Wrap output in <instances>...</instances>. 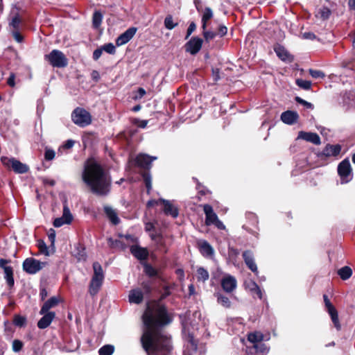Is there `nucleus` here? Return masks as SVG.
<instances>
[{
  "mask_svg": "<svg viewBox=\"0 0 355 355\" xmlns=\"http://www.w3.org/2000/svg\"><path fill=\"white\" fill-rule=\"evenodd\" d=\"M59 303V300L57 297H51L46 301L40 311V314H44L46 312H50L49 310L56 306Z\"/></svg>",
  "mask_w": 355,
  "mask_h": 355,
  "instance_id": "22",
  "label": "nucleus"
},
{
  "mask_svg": "<svg viewBox=\"0 0 355 355\" xmlns=\"http://www.w3.org/2000/svg\"><path fill=\"white\" fill-rule=\"evenodd\" d=\"M157 159V157L149 156L147 154H139L135 159V164L144 169L151 167L152 162Z\"/></svg>",
  "mask_w": 355,
  "mask_h": 355,
  "instance_id": "11",
  "label": "nucleus"
},
{
  "mask_svg": "<svg viewBox=\"0 0 355 355\" xmlns=\"http://www.w3.org/2000/svg\"><path fill=\"white\" fill-rule=\"evenodd\" d=\"M323 298H324V302L325 307H326L327 311H331L332 309H336L333 306V304L331 303V302L329 300V298H328L327 295H323Z\"/></svg>",
  "mask_w": 355,
  "mask_h": 355,
  "instance_id": "57",
  "label": "nucleus"
},
{
  "mask_svg": "<svg viewBox=\"0 0 355 355\" xmlns=\"http://www.w3.org/2000/svg\"><path fill=\"white\" fill-rule=\"evenodd\" d=\"M26 319L24 316L15 315L14 318L13 323L17 327H23L26 324Z\"/></svg>",
  "mask_w": 355,
  "mask_h": 355,
  "instance_id": "45",
  "label": "nucleus"
},
{
  "mask_svg": "<svg viewBox=\"0 0 355 355\" xmlns=\"http://www.w3.org/2000/svg\"><path fill=\"white\" fill-rule=\"evenodd\" d=\"M340 150L341 147L340 145L328 144L323 149L322 154L326 157L336 156L340 153Z\"/></svg>",
  "mask_w": 355,
  "mask_h": 355,
  "instance_id": "23",
  "label": "nucleus"
},
{
  "mask_svg": "<svg viewBox=\"0 0 355 355\" xmlns=\"http://www.w3.org/2000/svg\"><path fill=\"white\" fill-rule=\"evenodd\" d=\"M328 313L329 314L330 317H331V321L334 325V327H336V329L339 331L341 329V325L340 324V322H339V319H338V311L336 309H332L329 311H327Z\"/></svg>",
  "mask_w": 355,
  "mask_h": 355,
  "instance_id": "34",
  "label": "nucleus"
},
{
  "mask_svg": "<svg viewBox=\"0 0 355 355\" xmlns=\"http://www.w3.org/2000/svg\"><path fill=\"white\" fill-rule=\"evenodd\" d=\"M37 246L41 253L45 255L49 254L48 247L43 241H39Z\"/></svg>",
  "mask_w": 355,
  "mask_h": 355,
  "instance_id": "49",
  "label": "nucleus"
},
{
  "mask_svg": "<svg viewBox=\"0 0 355 355\" xmlns=\"http://www.w3.org/2000/svg\"><path fill=\"white\" fill-rule=\"evenodd\" d=\"M103 51H105L109 54H114L116 52V47L112 43H107L103 45L102 47Z\"/></svg>",
  "mask_w": 355,
  "mask_h": 355,
  "instance_id": "46",
  "label": "nucleus"
},
{
  "mask_svg": "<svg viewBox=\"0 0 355 355\" xmlns=\"http://www.w3.org/2000/svg\"><path fill=\"white\" fill-rule=\"evenodd\" d=\"M245 288L251 292H253L254 289H258L257 284L252 280H250L249 282H245Z\"/></svg>",
  "mask_w": 355,
  "mask_h": 355,
  "instance_id": "53",
  "label": "nucleus"
},
{
  "mask_svg": "<svg viewBox=\"0 0 355 355\" xmlns=\"http://www.w3.org/2000/svg\"><path fill=\"white\" fill-rule=\"evenodd\" d=\"M162 205V210L165 215L176 218L179 215V207L175 200H168L163 198L159 199Z\"/></svg>",
  "mask_w": 355,
  "mask_h": 355,
  "instance_id": "9",
  "label": "nucleus"
},
{
  "mask_svg": "<svg viewBox=\"0 0 355 355\" xmlns=\"http://www.w3.org/2000/svg\"><path fill=\"white\" fill-rule=\"evenodd\" d=\"M130 250L132 254L140 261L146 260L148 257V250L146 248H141L137 245H132L130 246Z\"/></svg>",
  "mask_w": 355,
  "mask_h": 355,
  "instance_id": "18",
  "label": "nucleus"
},
{
  "mask_svg": "<svg viewBox=\"0 0 355 355\" xmlns=\"http://www.w3.org/2000/svg\"><path fill=\"white\" fill-rule=\"evenodd\" d=\"M42 315L43 316L37 322V327L40 329L48 327L55 317V313L53 311L46 312Z\"/></svg>",
  "mask_w": 355,
  "mask_h": 355,
  "instance_id": "19",
  "label": "nucleus"
},
{
  "mask_svg": "<svg viewBox=\"0 0 355 355\" xmlns=\"http://www.w3.org/2000/svg\"><path fill=\"white\" fill-rule=\"evenodd\" d=\"M204 212L206 216L205 222H220L218 219V216L214 211L212 207L209 205H205L203 206Z\"/></svg>",
  "mask_w": 355,
  "mask_h": 355,
  "instance_id": "24",
  "label": "nucleus"
},
{
  "mask_svg": "<svg viewBox=\"0 0 355 355\" xmlns=\"http://www.w3.org/2000/svg\"><path fill=\"white\" fill-rule=\"evenodd\" d=\"M102 53H103L102 48L96 49V50H94V51L93 52V59L94 60H98L100 58V57L101 56Z\"/></svg>",
  "mask_w": 355,
  "mask_h": 355,
  "instance_id": "61",
  "label": "nucleus"
},
{
  "mask_svg": "<svg viewBox=\"0 0 355 355\" xmlns=\"http://www.w3.org/2000/svg\"><path fill=\"white\" fill-rule=\"evenodd\" d=\"M23 347V343L19 340H14L12 342V350L19 352Z\"/></svg>",
  "mask_w": 355,
  "mask_h": 355,
  "instance_id": "51",
  "label": "nucleus"
},
{
  "mask_svg": "<svg viewBox=\"0 0 355 355\" xmlns=\"http://www.w3.org/2000/svg\"><path fill=\"white\" fill-rule=\"evenodd\" d=\"M338 275L343 280H347L352 275V270L349 266H344L338 270Z\"/></svg>",
  "mask_w": 355,
  "mask_h": 355,
  "instance_id": "33",
  "label": "nucleus"
},
{
  "mask_svg": "<svg viewBox=\"0 0 355 355\" xmlns=\"http://www.w3.org/2000/svg\"><path fill=\"white\" fill-rule=\"evenodd\" d=\"M295 101L300 103V104H302L303 105H304L306 108H309V109H313V104H311V103L309 102H307L305 100L301 98L300 97H298L297 96L295 98Z\"/></svg>",
  "mask_w": 355,
  "mask_h": 355,
  "instance_id": "56",
  "label": "nucleus"
},
{
  "mask_svg": "<svg viewBox=\"0 0 355 355\" xmlns=\"http://www.w3.org/2000/svg\"><path fill=\"white\" fill-rule=\"evenodd\" d=\"M164 26L166 28L172 30L178 26V23L173 21V17L171 15H168L164 19Z\"/></svg>",
  "mask_w": 355,
  "mask_h": 355,
  "instance_id": "42",
  "label": "nucleus"
},
{
  "mask_svg": "<svg viewBox=\"0 0 355 355\" xmlns=\"http://www.w3.org/2000/svg\"><path fill=\"white\" fill-rule=\"evenodd\" d=\"M212 77L214 81H218L220 78L218 69H212Z\"/></svg>",
  "mask_w": 355,
  "mask_h": 355,
  "instance_id": "63",
  "label": "nucleus"
},
{
  "mask_svg": "<svg viewBox=\"0 0 355 355\" xmlns=\"http://www.w3.org/2000/svg\"><path fill=\"white\" fill-rule=\"evenodd\" d=\"M202 40L193 37L185 44V50L187 52L190 53L191 55L196 54L202 47Z\"/></svg>",
  "mask_w": 355,
  "mask_h": 355,
  "instance_id": "12",
  "label": "nucleus"
},
{
  "mask_svg": "<svg viewBox=\"0 0 355 355\" xmlns=\"http://www.w3.org/2000/svg\"><path fill=\"white\" fill-rule=\"evenodd\" d=\"M144 272L148 276L150 277H155L157 275V270L148 263L144 265Z\"/></svg>",
  "mask_w": 355,
  "mask_h": 355,
  "instance_id": "43",
  "label": "nucleus"
},
{
  "mask_svg": "<svg viewBox=\"0 0 355 355\" xmlns=\"http://www.w3.org/2000/svg\"><path fill=\"white\" fill-rule=\"evenodd\" d=\"M145 326L141 342L148 355H170L171 337L161 328L171 319L167 310H146L142 316Z\"/></svg>",
  "mask_w": 355,
  "mask_h": 355,
  "instance_id": "1",
  "label": "nucleus"
},
{
  "mask_svg": "<svg viewBox=\"0 0 355 355\" xmlns=\"http://www.w3.org/2000/svg\"><path fill=\"white\" fill-rule=\"evenodd\" d=\"M94 275L91 279L89 293L91 295H95L99 291L104 279V273L102 266L98 262L93 263Z\"/></svg>",
  "mask_w": 355,
  "mask_h": 355,
  "instance_id": "3",
  "label": "nucleus"
},
{
  "mask_svg": "<svg viewBox=\"0 0 355 355\" xmlns=\"http://www.w3.org/2000/svg\"><path fill=\"white\" fill-rule=\"evenodd\" d=\"M299 115L294 111H286L281 114V120L286 124L292 125L297 122Z\"/></svg>",
  "mask_w": 355,
  "mask_h": 355,
  "instance_id": "21",
  "label": "nucleus"
},
{
  "mask_svg": "<svg viewBox=\"0 0 355 355\" xmlns=\"http://www.w3.org/2000/svg\"><path fill=\"white\" fill-rule=\"evenodd\" d=\"M302 37L306 40H313L315 39L316 37H315V34L311 32H305L303 33Z\"/></svg>",
  "mask_w": 355,
  "mask_h": 355,
  "instance_id": "62",
  "label": "nucleus"
},
{
  "mask_svg": "<svg viewBox=\"0 0 355 355\" xmlns=\"http://www.w3.org/2000/svg\"><path fill=\"white\" fill-rule=\"evenodd\" d=\"M137 28L136 27H130L124 33L121 34L116 40V44L120 46L128 43L136 34Z\"/></svg>",
  "mask_w": 355,
  "mask_h": 355,
  "instance_id": "13",
  "label": "nucleus"
},
{
  "mask_svg": "<svg viewBox=\"0 0 355 355\" xmlns=\"http://www.w3.org/2000/svg\"><path fill=\"white\" fill-rule=\"evenodd\" d=\"M15 74L14 73H11L9 78H8L7 84L11 87H15Z\"/></svg>",
  "mask_w": 355,
  "mask_h": 355,
  "instance_id": "59",
  "label": "nucleus"
},
{
  "mask_svg": "<svg viewBox=\"0 0 355 355\" xmlns=\"http://www.w3.org/2000/svg\"><path fill=\"white\" fill-rule=\"evenodd\" d=\"M48 239L51 242V246L54 247L55 241V231L53 229H50L48 232Z\"/></svg>",
  "mask_w": 355,
  "mask_h": 355,
  "instance_id": "54",
  "label": "nucleus"
},
{
  "mask_svg": "<svg viewBox=\"0 0 355 355\" xmlns=\"http://www.w3.org/2000/svg\"><path fill=\"white\" fill-rule=\"evenodd\" d=\"M73 219V215L71 214L68 205L65 203L63 206V214L62 217L55 218L53 222H72Z\"/></svg>",
  "mask_w": 355,
  "mask_h": 355,
  "instance_id": "26",
  "label": "nucleus"
},
{
  "mask_svg": "<svg viewBox=\"0 0 355 355\" xmlns=\"http://www.w3.org/2000/svg\"><path fill=\"white\" fill-rule=\"evenodd\" d=\"M299 139L311 142L315 145H319L321 143L319 135L315 132L300 131L297 136V139Z\"/></svg>",
  "mask_w": 355,
  "mask_h": 355,
  "instance_id": "16",
  "label": "nucleus"
},
{
  "mask_svg": "<svg viewBox=\"0 0 355 355\" xmlns=\"http://www.w3.org/2000/svg\"><path fill=\"white\" fill-rule=\"evenodd\" d=\"M215 297L217 299V302L223 307L230 308L231 306V302L227 296L220 293H216Z\"/></svg>",
  "mask_w": 355,
  "mask_h": 355,
  "instance_id": "29",
  "label": "nucleus"
},
{
  "mask_svg": "<svg viewBox=\"0 0 355 355\" xmlns=\"http://www.w3.org/2000/svg\"><path fill=\"white\" fill-rule=\"evenodd\" d=\"M295 83L299 87L305 90H309L311 87V82L309 80L299 78L295 80Z\"/></svg>",
  "mask_w": 355,
  "mask_h": 355,
  "instance_id": "41",
  "label": "nucleus"
},
{
  "mask_svg": "<svg viewBox=\"0 0 355 355\" xmlns=\"http://www.w3.org/2000/svg\"><path fill=\"white\" fill-rule=\"evenodd\" d=\"M55 153L53 149L46 148L44 153V158L47 161H51L54 159Z\"/></svg>",
  "mask_w": 355,
  "mask_h": 355,
  "instance_id": "48",
  "label": "nucleus"
},
{
  "mask_svg": "<svg viewBox=\"0 0 355 355\" xmlns=\"http://www.w3.org/2000/svg\"><path fill=\"white\" fill-rule=\"evenodd\" d=\"M196 272L197 280L198 282H205L207 280L209 279V272L204 267H198Z\"/></svg>",
  "mask_w": 355,
  "mask_h": 355,
  "instance_id": "32",
  "label": "nucleus"
},
{
  "mask_svg": "<svg viewBox=\"0 0 355 355\" xmlns=\"http://www.w3.org/2000/svg\"><path fill=\"white\" fill-rule=\"evenodd\" d=\"M72 121L79 127H86L92 123V116L82 107H76L71 113Z\"/></svg>",
  "mask_w": 355,
  "mask_h": 355,
  "instance_id": "5",
  "label": "nucleus"
},
{
  "mask_svg": "<svg viewBox=\"0 0 355 355\" xmlns=\"http://www.w3.org/2000/svg\"><path fill=\"white\" fill-rule=\"evenodd\" d=\"M107 243L110 247L112 248H121V249H125V245L123 243L122 241L119 240H114L112 238H108L107 239Z\"/></svg>",
  "mask_w": 355,
  "mask_h": 355,
  "instance_id": "38",
  "label": "nucleus"
},
{
  "mask_svg": "<svg viewBox=\"0 0 355 355\" xmlns=\"http://www.w3.org/2000/svg\"><path fill=\"white\" fill-rule=\"evenodd\" d=\"M82 180L96 196H105L110 192L112 180L107 171L94 159H87L81 174Z\"/></svg>",
  "mask_w": 355,
  "mask_h": 355,
  "instance_id": "2",
  "label": "nucleus"
},
{
  "mask_svg": "<svg viewBox=\"0 0 355 355\" xmlns=\"http://www.w3.org/2000/svg\"><path fill=\"white\" fill-rule=\"evenodd\" d=\"M214 16L213 11L209 7H206L202 11V28L205 30L207 26V22Z\"/></svg>",
  "mask_w": 355,
  "mask_h": 355,
  "instance_id": "27",
  "label": "nucleus"
},
{
  "mask_svg": "<svg viewBox=\"0 0 355 355\" xmlns=\"http://www.w3.org/2000/svg\"><path fill=\"white\" fill-rule=\"evenodd\" d=\"M143 180L147 189V193H150L152 189V180L151 175L148 172H144L142 174Z\"/></svg>",
  "mask_w": 355,
  "mask_h": 355,
  "instance_id": "40",
  "label": "nucleus"
},
{
  "mask_svg": "<svg viewBox=\"0 0 355 355\" xmlns=\"http://www.w3.org/2000/svg\"><path fill=\"white\" fill-rule=\"evenodd\" d=\"M198 248L200 254L205 258H212L214 255L213 247L205 240L198 242Z\"/></svg>",
  "mask_w": 355,
  "mask_h": 355,
  "instance_id": "14",
  "label": "nucleus"
},
{
  "mask_svg": "<svg viewBox=\"0 0 355 355\" xmlns=\"http://www.w3.org/2000/svg\"><path fill=\"white\" fill-rule=\"evenodd\" d=\"M12 35L14 37V39L16 40V42L21 43L23 42L24 37L20 34L19 31L17 30H12Z\"/></svg>",
  "mask_w": 355,
  "mask_h": 355,
  "instance_id": "55",
  "label": "nucleus"
},
{
  "mask_svg": "<svg viewBox=\"0 0 355 355\" xmlns=\"http://www.w3.org/2000/svg\"><path fill=\"white\" fill-rule=\"evenodd\" d=\"M21 24V19L19 16H15L11 21L9 24L10 27L12 28V30H19V26Z\"/></svg>",
  "mask_w": 355,
  "mask_h": 355,
  "instance_id": "44",
  "label": "nucleus"
},
{
  "mask_svg": "<svg viewBox=\"0 0 355 355\" xmlns=\"http://www.w3.org/2000/svg\"><path fill=\"white\" fill-rule=\"evenodd\" d=\"M263 334L260 332L250 333L248 339L250 343H256L263 340Z\"/></svg>",
  "mask_w": 355,
  "mask_h": 355,
  "instance_id": "39",
  "label": "nucleus"
},
{
  "mask_svg": "<svg viewBox=\"0 0 355 355\" xmlns=\"http://www.w3.org/2000/svg\"><path fill=\"white\" fill-rule=\"evenodd\" d=\"M1 161L4 166L8 167L11 166L16 173L23 174L26 173L29 169L26 164L21 163L20 161L15 158L1 157Z\"/></svg>",
  "mask_w": 355,
  "mask_h": 355,
  "instance_id": "7",
  "label": "nucleus"
},
{
  "mask_svg": "<svg viewBox=\"0 0 355 355\" xmlns=\"http://www.w3.org/2000/svg\"><path fill=\"white\" fill-rule=\"evenodd\" d=\"M159 223H156V225H158ZM155 223H146V230L147 232H149V236L152 239V240L155 241H160L162 234L160 232H157L155 230Z\"/></svg>",
  "mask_w": 355,
  "mask_h": 355,
  "instance_id": "25",
  "label": "nucleus"
},
{
  "mask_svg": "<svg viewBox=\"0 0 355 355\" xmlns=\"http://www.w3.org/2000/svg\"><path fill=\"white\" fill-rule=\"evenodd\" d=\"M220 284L225 292L230 293L236 288L237 281L234 276L225 274L221 279Z\"/></svg>",
  "mask_w": 355,
  "mask_h": 355,
  "instance_id": "10",
  "label": "nucleus"
},
{
  "mask_svg": "<svg viewBox=\"0 0 355 355\" xmlns=\"http://www.w3.org/2000/svg\"><path fill=\"white\" fill-rule=\"evenodd\" d=\"M45 262L40 261L34 258H27L23 262V269L28 274H35L45 266Z\"/></svg>",
  "mask_w": 355,
  "mask_h": 355,
  "instance_id": "8",
  "label": "nucleus"
},
{
  "mask_svg": "<svg viewBox=\"0 0 355 355\" xmlns=\"http://www.w3.org/2000/svg\"><path fill=\"white\" fill-rule=\"evenodd\" d=\"M44 59L53 67L63 68L68 64V60L65 55L61 51L57 49H53L49 54L45 55Z\"/></svg>",
  "mask_w": 355,
  "mask_h": 355,
  "instance_id": "4",
  "label": "nucleus"
},
{
  "mask_svg": "<svg viewBox=\"0 0 355 355\" xmlns=\"http://www.w3.org/2000/svg\"><path fill=\"white\" fill-rule=\"evenodd\" d=\"M196 24L194 22H191L188 27L186 39L188 38L191 35V33L196 30Z\"/></svg>",
  "mask_w": 355,
  "mask_h": 355,
  "instance_id": "60",
  "label": "nucleus"
},
{
  "mask_svg": "<svg viewBox=\"0 0 355 355\" xmlns=\"http://www.w3.org/2000/svg\"><path fill=\"white\" fill-rule=\"evenodd\" d=\"M104 211L110 222H119L117 213L112 207L110 206H105Z\"/></svg>",
  "mask_w": 355,
  "mask_h": 355,
  "instance_id": "28",
  "label": "nucleus"
},
{
  "mask_svg": "<svg viewBox=\"0 0 355 355\" xmlns=\"http://www.w3.org/2000/svg\"><path fill=\"white\" fill-rule=\"evenodd\" d=\"M203 36L205 41L208 42L216 36V33L212 31H206L205 29L203 30Z\"/></svg>",
  "mask_w": 355,
  "mask_h": 355,
  "instance_id": "50",
  "label": "nucleus"
},
{
  "mask_svg": "<svg viewBox=\"0 0 355 355\" xmlns=\"http://www.w3.org/2000/svg\"><path fill=\"white\" fill-rule=\"evenodd\" d=\"M4 278L7 282L8 286L10 288L13 287L15 281L13 278V270L12 268H6L4 270Z\"/></svg>",
  "mask_w": 355,
  "mask_h": 355,
  "instance_id": "31",
  "label": "nucleus"
},
{
  "mask_svg": "<svg viewBox=\"0 0 355 355\" xmlns=\"http://www.w3.org/2000/svg\"><path fill=\"white\" fill-rule=\"evenodd\" d=\"M338 173L342 184L348 183L352 180V167L348 159H345L338 164Z\"/></svg>",
  "mask_w": 355,
  "mask_h": 355,
  "instance_id": "6",
  "label": "nucleus"
},
{
  "mask_svg": "<svg viewBox=\"0 0 355 355\" xmlns=\"http://www.w3.org/2000/svg\"><path fill=\"white\" fill-rule=\"evenodd\" d=\"M73 145H74V141H73L71 139H69L62 145V147L63 148L69 149V148H71L73 146Z\"/></svg>",
  "mask_w": 355,
  "mask_h": 355,
  "instance_id": "64",
  "label": "nucleus"
},
{
  "mask_svg": "<svg viewBox=\"0 0 355 355\" xmlns=\"http://www.w3.org/2000/svg\"><path fill=\"white\" fill-rule=\"evenodd\" d=\"M120 237H123L128 243H138V239L131 234H125V235H119Z\"/></svg>",
  "mask_w": 355,
  "mask_h": 355,
  "instance_id": "52",
  "label": "nucleus"
},
{
  "mask_svg": "<svg viewBox=\"0 0 355 355\" xmlns=\"http://www.w3.org/2000/svg\"><path fill=\"white\" fill-rule=\"evenodd\" d=\"M243 259L248 268L254 273H258L257 266L254 261V257L252 251L245 250L243 252Z\"/></svg>",
  "mask_w": 355,
  "mask_h": 355,
  "instance_id": "15",
  "label": "nucleus"
},
{
  "mask_svg": "<svg viewBox=\"0 0 355 355\" xmlns=\"http://www.w3.org/2000/svg\"><path fill=\"white\" fill-rule=\"evenodd\" d=\"M73 255L78 259V261H85L86 259L85 249L81 245H77L73 251Z\"/></svg>",
  "mask_w": 355,
  "mask_h": 355,
  "instance_id": "30",
  "label": "nucleus"
},
{
  "mask_svg": "<svg viewBox=\"0 0 355 355\" xmlns=\"http://www.w3.org/2000/svg\"><path fill=\"white\" fill-rule=\"evenodd\" d=\"M103 20V15L100 11H95L92 16V25L95 28H98Z\"/></svg>",
  "mask_w": 355,
  "mask_h": 355,
  "instance_id": "36",
  "label": "nucleus"
},
{
  "mask_svg": "<svg viewBox=\"0 0 355 355\" xmlns=\"http://www.w3.org/2000/svg\"><path fill=\"white\" fill-rule=\"evenodd\" d=\"M114 352V347L112 345H105L98 349V355H112Z\"/></svg>",
  "mask_w": 355,
  "mask_h": 355,
  "instance_id": "37",
  "label": "nucleus"
},
{
  "mask_svg": "<svg viewBox=\"0 0 355 355\" xmlns=\"http://www.w3.org/2000/svg\"><path fill=\"white\" fill-rule=\"evenodd\" d=\"M309 72V74L313 78H315V79L324 78V76H325V74L322 71H320V70H315V69H310Z\"/></svg>",
  "mask_w": 355,
  "mask_h": 355,
  "instance_id": "47",
  "label": "nucleus"
},
{
  "mask_svg": "<svg viewBox=\"0 0 355 355\" xmlns=\"http://www.w3.org/2000/svg\"><path fill=\"white\" fill-rule=\"evenodd\" d=\"M128 300L131 304H141L144 300L143 292L140 288L132 289L129 292Z\"/></svg>",
  "mask_w": 355,
  "mask_h": 355,
  "instance_id": "20",
  "label": "nucleus"
},
{
  "mask_svg": "<svg viewBox=\"0 0 355 355\" xmlns=\"http://www.w3.org/2000/svg\"><path fill=\"white\" fill-rule=\"evenodd\" d=\"M331 14V12L330 9L326 6H323L322 8H320L318 11V13L316 14L317 17H320L322 20H326L329 19Z\"/></svg>",
  "mask_w": 355,
  "mask_h": 355,
  "instance_id": "35",
  "label": "nucleus"
},
{
  "mask_svg": "<svg viewBox=\"0 0 355 355\" xmlns=\"http://www.w3.org/2000/svg\"><path fill=\"white\" fill-rule=\"evenodd\" d=\"M227 33V28L225 25H220L218 30V35L220 37L225 36Z\"/></svg>",
  "mask_w": 355,
  "mask_h": 355,
  "instance_id": "58",
  "label": "nucleus"
},
{
  "mask_svg": "<svg viewBox=\"0 0 355 355\" xmlns=\"http://www.w3.org/2000/svg\"><path fill=\"white\" fill-rule=\"evenodd\" d=\"M274 51L279 59L284 62H292L294 60L293 56L281 45H277L274 47Z\"/></svg>",
  "mask_w": 355,
  "mask_h": 355,
  "instance_id": "17",
  "label": "nucleus"
}]
</instances>
